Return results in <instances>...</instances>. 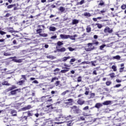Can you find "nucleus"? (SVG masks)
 Listing matches in <instances>:
<instances>
[{
	"label": "nucleus",
	"mask_w": 126,
	"mask_h": 126,
	"mask_svg": "<svg viewBox=\"0 0 126 126\" xmlns=\"http://www.w3.org/2000/svg\"><path fill=\"white\" fill-rule=\"evenodd\" d=\"M82 80V77L81 76H79L77 79L78 82H81Z\"/></svg>",
	"instance_id": "72a5a7b5"
},
{
	"label": "nucleus",
	"mask_w": 126,
	"mask_h": 126,
	"mask_svg": "<svg viewBox=\"0 0 126 126\" xmlns=\"http://www.w3.org/2000/svg\"><path fill=\"white\" fill-rule=\"evenodd\" d=\"M3 55L5 56H10L11 55V54H10L8 53H4Z\"/></svg>",
	"instance_id": "603ef678"
},
{
	"label": "nucleus",
	"mask_w": 126,
	"mask_h": 126,
	"mask_svg": "<svg viewBox=\"0 0 126 126\" xmlns=\"http://www.w3.org/2000/svg\"><path fill=\"white\" fill-rule=\"evenodd\" d=\"M70 59V57L68 56V57H64L62 59V62H66L67 60H69Z\"/></svg>",
	"instance_id": "f3484780"
},
{
	"label": "nucleus",
	"mask_w": 126,
	"mask_h": 126,
	"mask_svg": "<svg viewBox=\"0 0 126 126\" xmlns=\"http://www.w3.org/2000/svg\"><path fill=\"white\" fill-rule=\"evenodd\" d=\"M63 115H60L58 118L55 119L56 121H63Z\"/></svg>",
	"instance_id": "ddd939ff"
},
{
	"label": "nucleus",
	"mask_w": 126,
	"mask_h": 126,
	"mask_svg": "<svg viewBox=\"0 0 126 126\" xmlns=\"http://www.w3.org/2000/svg\"><path fill=\"white\" fill-rule=\"evenodd\" d=\"M39 36H41L42 37H48V34L47 33H41L39 34Z\"/></svg>",
	"instance_id": "7c9ffc66"
},
{
	"label": "nucleus",
	"mask_w": 126,
	"mask_h": 126,
	"mask_svg": "<svg viewBox=\"0 0 126 126\" xmlns=\"http://www.w3.org/2000/svg\"><path fill=\"white\" fill-rule=\"evenodd\" d=\"M68 49L69 50V51H70V52H73V51L75 50V49L72 48V47H68Z\"/></svg>",
	"instance_id": "ea45409f"
},
{
	"label": "nucleus",
	"mask_w": 126,
	"mask_h": 126,
	"mask_svg": "<svg viewBox=\"0 0 126 126\" xmlns=\"http://www.w3.org/2000/svg\"><path fill=\"white\" fill-rule=\"evenodd\" d=\"M1 84L2 85H5L6 86H9L10 85V84L8 83L6 81L3 82Z\"/></svg>",
	"instance_id": "a211bd4d"
},
{
	"label": "nucleus",
	"mask_w": 126,
	"mask_h": 126,
	"mask_svg": "<svg viewBox=\"0 0 126 126\" xmlns=\"http://www.w3.org/2000/svg\"><path fill=\"white\" fill-rule=\"evenodd\" d=\"M57 38V35H54V36H52L51 37V39H56Z\"/></svg>",
	"instance_id": "774afa93"
},
{
	"label": "nucleus",
	"mask_w": 126,
	"mask_h": 126,
	"mask_svg": "<svg viewBox=\"0 0 126 126\" xmlns=\"http://www.w3.org/2000/svg\"><path fill=\"white\" fill-rule=\"evenodd\" d=\"M105 47H106L105 44H103L102 45H101L100 46V50H103V49H104V48H105Z\"/></svg>",
	"instance_id": "37998d69"
},
{
	"label": "nucleus",
	"mask_w": 126,
	"mask_h": 126,
	"mask_svg": "<svg viewBox=\"0 0 126 126\" xmlns=\"http://www.w3.org/2000/svg\"><path fill=\"white\" fill-rule=\"evenodd\" d=\"M20 92H21V89H17L11 91L10 94L11 95H15V94H17V93H20Z\"/></svg>",
	"instance_id": "f03ea898"
},
{
	"label": "nucleus",
	"mask_w": 126,
	"mask_h": 126,
	"mask_svg": "<svg viewBox=\"0 0 126 126\" xmlns=\"http://www.w3.org/2000/svg\"><path fill=\"white\" fill-rule=\"evenodd\" d=\"M16 88H17V87H16V86L14 85L12 86V87H11V90H13L14 89H16Z\"/></svg>",
	"instance_id": "5fc2aeb1"
},
{
	"label": "nucleus",
	"mask_w": 126,
	"mask_h": 126,
	"mask_svg": "<svg viewBox=\"0 0 126 126\" xmlns=\"http://www.w3.org/2000/svg\"><path fill=\"white\" fill-rule=\"evenodd\" d=\"M31 109V105H28L25 107L22 108V111H27V110H30Z\"/></svg>",
	"instance_id": "1a4fd4ad"
},
{
	"label": "nucleus",
	"mask_w": 126,
	"mask_h": 126,
	"mask_svg": "<svg viewBox=\"0 0 126 126\" xmlns=\"http://www.w3.org/2000/svg\"><path fill=\"white\" fill-rule=\"evenodd\" d=\"M55 80H59V78L55 77H53L52 79V80L51 81V82H54V81H55Z\"/></svg>",
	"instance_id": "c756f323"
},
{
	"label": "nucleus",
	"mask_w": 126,
	"mask_h": 126,
	"mask_svg": "<svg viewBox=\"0 0 126 126\" xmlns=\"http://www.w3.org/2000/svg\"><path fill=\"white\" fill-rule=\"evenodd\" d=\"M15 5V4H11L9 5H8L7 8L9 9V8H12V7H13V6H14Z\"/></svg>",
	"instance_id": "58836bf2"
},
{
	"label": "nucleus",
	"mask_w": 126,
	"mask_h": 126,
	"mask_svg": "<svg viewBox=\"0 0 126 126\" xmlns=\"http://www.w3.org/2000/svg\"><path fill=\"white\" fill-rule=\"evenodd\" d=\"M66 51V49L64 47H62L60 49H58L57 51L61 52V53H63L64 52H65Z\"/></svg>",
	"instance_id": "6e6552de"
},
{
	"label": "nucleus",
	"mask_w": 126,
	"mask_h": 126,
	"mask_svg": "<svg viewBox=\"0 0 126 126\" xmlns=\"http://www.w3.org/2000/svg\"><path fill=\"white\" fill-rule=\"evenodd\" d=\"M85 1L84 0H81V1L79 2V4H80V5H81L83 4V3H84Z\"/></svg>",
	"instance_id": "49530a36"
},
{
	"label": "nucleus",
	"mask_w": 126,
	"mask_h": 126,
	"mask_svg": "<svg viewBox=\"0 0 126 126\" xmlns=\"http://www.w3.org/2000/svg\"><path fill=\"white\" fill-rule=\"evenodd\" d=\"M58 46H63V43L62 41H58L57 42Z\"/></svg>",
	"instance_id": "e433bc0d"
},
{
	"label": "nucleus",
	"mask_w": 126,
	"mask_h": 126,
	"mask_svg": "<svg viewBox=\"0 0 126 126\" xmlns=\"http://www.w3.org/2000/svg\"><path fill=\"white\" fill-rule=\"evenodd\" d=\"M96 25L97 26V28L99 29H101V28H102V27H103V26L100 24H96Z\"/></svg>",
	"instance_id": "473e14b6"
},
{
	"label": "nucleus",
	"mask_w": 126,
	"mask_h": 126,
	"mask_svg": "<svg viewBox=\"0 0 126 126\" xmlns=\"http://www.w3.org/2000/svg\"><path fill=\"white\" fill-rule=\"evenodd\" d=\"M93 50H94V46H93L92 47H88V48L85 49L86 52H90Z\"/></svg>",
	"instance_id": "4468645a"
},
{
	"label": "nucleus",
	"mask_w": 126,
	"mask_h": 126,
	"mask_svg": "<svg viewBox=\"0 0 126 126\" xmlns=\"http://www.w3.org/2000/svg\"><path fill=\"white\" fill-rule=\"evenodd\" d=\"M60 37L61 39H68L69 37V35H65V34H60Z\"/></svg>",
	"instance_id": "423d86ee"
},
{
	"label": "nucleus",
	"mask_w": 126,
	"mask_h": 126,
	"mask_svg": "<svg viewBox=\"0 0 126 126\" xmlns=\"http://www.w3.org/2000/svg\"><path fill=\"white\" fill-rule=\"evenodd\" d=\"M122 86L121 84H118V85H116L114 88H119V87H121Z\"/></svg>",
	"instance_id": "c03bdc74"
},
{
	"label": "nucleus",
	"mask_w": 126,
	"mask_h": 126,
	"mask_svg": "<svg viewBox=\"0 0 126 126\" xmlns=\"http://www.w3.org/2000/svg\"><path fill=\"white\" fill-rule=\"evenodd\" d=\"M65 119H67V118H69L70 119H73V117H72V116H71V115H69L67 117H64Z\"/></svg>",
	"instance_id": "0e129e2a"
},
{
	"label": "nucleus",
	"mask_w": 126,
	"mask_h": 126,
	"mask_svg": "<svg viewBox=\"0 0 126 126\" xmlns=\"http://www.w3.org/2000/svg\"><path fill=\"white\" fill-rule=\"evenodd\" d=\"M103 106V104L102 103H97L95 105V108H97V109H99V108H101Z\"/></svg>",
	"instance_id": "f8f14e48"
},
{
	"label": "nucleus",
	"mask_w": 126,
	"mask_h": 126,
	"mask_svg": "<svg viewBox=\"0 0 126 126\" xmlns=\"http://www.w3.org/2000/svg\"><path fill=\"white\" fill-rule=\"evenodd\" d=\"M50 98H51V97H49V96L47 95V96H43L41 97V101H44V99H50Z\"/></svg>",
	"instance_id": "393cba45"
},
{
	"label": "nucleus",
	"mask_w": 126,
	"mask_h": 126,
	"mask_svg": "<svg viewBox=\"0 0 126 126\" xmlns=\"http://www.w3.org/2000/svg\"><path fill=\"white\" fill-rule=\"evenodd\" d=\"M68 92H69V91L68 90H66L65 92L62 93L61 94V95H62V96H64V95H65V94H66V93H68Z\"/></svg>",
	"instance_id": "2f4dec72"
},
{
	"label": "nucleus",
	"mask_w": 126,
	"mask_h": 126,
	"mask_svg": "<svg viewBox=\"0 0 126 126\" xmlns=\"http://www.w3.org/2000/svg\"><path fill=\"white\" fill-rule=\"evenodd\" d=\"M86 31L87 33H90L91 32V27H90V26H88L86 28Z\"/></svg>",
	"instance_id": "aec40b11"
},
{
	"label": "nucleus",
	"mask_w": 126,
	"mask_h": 126,
	"mask_svg": "<svg viewBox=\"0 0 126 126\" xmlns=\"http://www.w3.org/2000/svg\"><path fill=\"white\" fill-rule=\"evenodd\" d=\"M54 72H56L57 71H60V69L59 68H57L54 70Z\"/></svg>",
	"instance_id": "69168bd1"
},
{
	"label": "nucleus",
	"mask_w": 126,
	"mask_h": 126,
	"mask_svg": "<svg viewBox=\"0 0 126 126\" xmlns=\"http://www.w3.org/2000/svg\"><path fill=\"white\" fill-rule=\"evenodd\" d=\"M13 61H14L15 63H22V60H16V59H14Z\"/></svg>",
	"instance_id": "4c0bfd02"
},
{
	"label": "nucleus",
	"mask_w": 126,
	"mask_h": 126,
	"mask_svg": "<svg viewBox=\"0 0 126 126\" xmlns=\"http://www.w3.org/2000/svg\"><path fill=\"white\" fill-rule=\"evenodd\" d=\"M89 94V91H86L85 93V95H88Z\"/></svg>",
	"instance_id": "338daca9"
},
{
	"label": "nucleus",
	"mask_w": 126,
	"mask_h": 126,
	"mask_svg": "<svg viewBox=\"0 0 126 126\" xmlns=\"http://www.w3.org/2000/svg\"><path fill=\"white\" fill-rule=\"evenodd\" d=\"M49 30H50V31H52V32H55V31H56V30H57V28L56 27H50L49 28Z\"/></svg>",
	"instance_id": "6ab92c4d"
},
{
	"label": "nucleus",
	"mask_w": 126,
	"mask_h": 126,
	"mask_svg": "<svg viewBox=\"0 0 126 126\" xmlns=\"http://www.w3.org/2000/svg\"><path fill=\"white\" fill-rule=\"evenodd\" d=\"M72 123H71V121H69L68 122V124H67V126H72Z\"/></svg>",
	"instance_id": "6e6d98bb"
},
{
	"label": "nucleus",
	"mask_w": 126,
	"mask_h": 126,
	"mask_svg": "<svg viewBox=\"0 0 126 126\" xmlns=\"http://www.w3.org/2000/svg\"><path fill=\"white\" fill-rule=\"evenodd\" d=\"M33 116V113L31 111L28 112V117H32Z\"/></svg>",
	"instance_id": "f704fd0d"
},
{
	"label": "nucleus",
	"mask_w": 126,
	"mask_h": 126,
	"mask_svg": "<svg viewBox=\"0 0 126 126\" xmlns=\"http://www.w3.org/2000/svg\"><path fill=\"white\" fill-rule=\"evenodd\" d=\"M41 31H42V29H39L36 30V33L37 34H39V35H40V34H41Z\"/></svg>",
	"instance_id": "c9c22d12"
},
{
	"label": "nucleus",
	"mask_w": 126,
	"mask_h": 126,
	"mask_svg": "<svg viewBox=\"0 0 126 126\" xmlns=\"http://www.w3.org/2000/svg\"><path fill=\"white\" fill-rule=\"evenodd\" d=\"M88 109H89V106H87L85 107L83 109V110L84 111H86V110H88Z\"/></svg>",
	"instance_id": "4d7b16f0"
},
{
	"label": "nucleus",
	"mask_w": 126,
	"mask_h": 126,
	"mask_svg": "<svg viewBox=\"0 0 126 126\" xmlns=\"http://www.w3.org/2000/svg\"><path fill=\"white\" fill-rule=\"evenodd\" d=\"M71 109L73 111L74 114H79L81 113V111L79 109V108H77L76 106H73V107H71Z\"/></svg>",
	"instance_id": "f257e3e1"
},
{
	"label": "nucleus",
	"mask_w": 126,
	"mask_h": 126,
	"mask_svg": "<svg viewBox=\"0 0 126 126\" xmlns=\"http://www.w3.org/2000/svg\"><path fill=\"white\" fill-rule=\"evenodd\" d=\"M111 103H112V101H111V100H106L105 101H104L102 103V105L108 106V105H111Z\"/></svg>",
	"instance_id": "39448f33"
},
{
	"label": "nucleus",
	"mask_w": 126,
	"mask_h": 126,
	"mask_svg": "<svg viewBox=\"0 0 126 126\" xmlns=\"http://www.w3.org/2000/svg\"><path fill=\"white\" fill-rule=\"evenodd\" d=\"M116 82H117V83H121V82H122V80L119 79H117L116 80Z\"/></svg>",
	"instance_id": "052dcab7"
},
{
	"label": "nucleus",
	"mask_w": 126,
	"mask_h": 126,
	"mask_svg": "<svg viewBox=\"0 0 126 126\" xmlns=\"http://www.w3.org/2000/svg\"><path fill=\"white\" fill-rule=\"evenodd\" d=\"M104 33H112L113 30H111L109 27H106L104 30Z\"/></svg>",
	"instance_id": "7ed1b4c3"
},
{
	"label": "nucleus",
	"mask_w": 126,
	"mask_h": 126,
	"mask_svg": "<svg viewBox=\"0 0 126 126\" xmlns=\"http://www.w3.org/2000/svg\"><path fill=\"white\" fill-rule=\"evenodd\" d=\"M79 121H85V118L83 116H80V118L79 119Z\"/></svg>",
	"instance_id": "79ce46f5"
},
{
	"label": "nucleus",
	"mask_w": 126,
	"mask_h": 126,
	"mask_svg": "<svg viewBox=\"0 0 126 126\" xmlns=\"http://www.w3.org/2000/svg\"><path fill=\"white\" fill-rule=\"evenodd\" d=\"M76 60L75 59H72L70 60V63H74V62H75Z\"/></svg>",
	"instance_id": "680f3d73"
},
{
	"label": "nucleus",
	"mask_w": 126,
	"mask_h": 126,
	"mask_svg": "<svg viewBox=\"0 0 126 126\" xmlns=\"http://www.w3.org/2000/svg\"><path fill=\"white\" fill-rule=\"evenodd\" d=\"M59 10L61 12H63L64 10H65V8L61 6L59 8Z\"/></svg>",
	"instance_id": "5701e85b"
},
{
	"label": "nucleus",
	"mask_w": 126,
	"mask_h": 126,
	"mask_svg": "<svg viewBox=\"0 0 126 126\" xmlns=\"http://www.w3.org/2000/svg\"><path fill=\"white\" fill-rule=\"evenodd\" d=\"M96 61H92L91 62V63L92 64V65H94V66H95L96 65L95 64V63H96Z\"/></svg>",
	"instance_id": "864d4df0"
},
{
	"label": "nucleus",
	"mask_w": 126,
	"mask_h": 126,
	"mask_svg": "<svg viewBox=\"0 0 126 126\" xmlns=\"http://www.w3.org/2000/svg\"><path fill=\"white\" fill-rule=\"evenodd\" d=\"M84 16H88V17H90L91 16V14L90 13L85 12L84 14Z\"/></svg>",
	"instance_id": "c85d7f7f"
},
{
	"label": "nucleus",
	"mask_w": 126,
	"mask_h": 126,
	"mask_svg": "<svg viewBox=\"0 0 126 126\" xmlns=\"http://www.w3.org/2000/svg\"><path fill=\"white\" fill-rule=\"evenodd\" d=\"M91 96L92 97V98H94V97L95 96V94L94 93H91Z\"/></svg>",
	"instance_id": "e2e57ef3"
},
{
	"label": "nucleus",
	"mask_w": 126,
	"mask_h": 126,
	"mask_svg": "<svg viewBox=\"0 0 126 126\" xmlns=\"http://www.w3.org/2000/svg\"><path fill=\"white\" fill-rule=\"evenodd\" d=\"M24 82H25V80H22L18 82L17 83V84H18V85H20V86H21L23 85V84H24Z\"/></svg>",
	"instance_id": "9b49d317"
},
{
	"label": "nucleus",
	"mask_w": 126,
	"mask_h": 126,
	"mask_svg": "<svg viewBox=\"0 0 126 126\" xmlns=\"http://www.w3.org/2000/svg\"><path fill=\"white\" fill-rule=\"evenodd\" d=\"M46 58L47 59H51V60H54L55 59H56V57L55 56H53L52 55H49L46 56Z\"/></svg>",
	"instance_id": "b1692460"
},
{
	"label": "nucleus",
	"mask_w": 126,
	"mask_h": 126,
	"mask_svg": "<svg viewBox=\"0 0 126 126\" xmlns=\"http://www.w3.org/2000/svg\"><path fill=\"white\" fill-rule=\"evenodd\" d=\"M66 101H68V102H64V104H69V103H72L73 99L72 98L68 99Z\"/></svg>",
	"instance_id": "4be33fe9"
},
{
	"label": "nucleus",
	"mask_w": 126,
	"mask_h": 126,
	"mask_svg": "<svg viewBox=\"0 0 126 126\" xmlns=\"http://www.w3.org/2000/svg\"><path fill=\"white\" fill-rule=\"evenodd\" d=\"M109 75H110V77H111V78H114V77H115V73H114L110 74Z\"/></svg>",
	"instance_id": "8fccbe9b"
},
{
	"label": "nucleus",
	"mask_w": 126,
	"mask_h": 126,
	"mask_svg": "<svg viewBox=\"0 0 126 126\" xmlns=\"http://www.w3.org/2000/svg\"><path fill=\"white\" fill-rule=\"evenodd\" d=\"M111 68L113 70V71H117V66L116 65H112Z\"/></svg>",
	"instance_id": "cd10ccee"
},
{
	"label": "nucleus",
	"mask_w": 126,
	"mask_h": 126,
	"mask_svg": "<svg viewBox=\"0 0 126 126\" xmlns=\"http://www.w3.org/2000/svg\"><path fill=\"white\" fill-rule=\"evenodd\" d=\"M77 37V35L76 34H74L73 36L69 35L68 38L70 39V40H72L73 41L75 40V38Z\"/></svg>",
	"instance_id": "0eeeda50"
},
{
	"label": "nucleus",
	"mask_w": 126,
	"mask_h": 126,
	"mask_svg": "<svg viewBox=\"0 0 126 126\" xmlns=\"http://www.w3.org/2000/svg\"><path fill=\"white\" fill-rule=\"evenodd\" d=\"M66 69L61 70V72L62 73H65L66 72H67L68 70H69V68L65 67Z\"/></svg>",
	"instance_id": "2eb2a0df"
},
{
	"label": "nucleus",
	"mask_w": 126,
	"mask_h": 126,
	"mask_svg": "<svg viewBox=\"0 0 126 126\" xmlns=\"http://www.w3.org/2000/svg\"><path fill=\"white\" fill-rule=\"evenodd\" d=\"M61 83V81H56V82L55 83V85L57 87V86H59V85H61V86H62V85L60 84Z\"/></svg>",
	"instance_id": "bb28decb"
},
{
	"label": "nucleus",
	"mask_w": 126,
	"mask_h": 126,
	"mask_svg": "<svg viewBox=\"0 0 126 126\" xmlns=\"http://www.w3.org/2000/svg\"><path fill=\"white\" fill-rule=\"evenodd\" d=\"M7 30H8V32H10V33H13V28H7Z\"/></svg>",
	"instance_id": "a878e982"
},
{
	"label": "nucleus",
	"mask_w": 126,
	"mask_h": 126,
	"mask_svg": "<svg viewBox=\"0 0 126 126\" xmlns=\"http://www.w3.org/2000/svg\"><path fill=\"white\" fill-rule=\"evenodd\" d=\"M17 112H16V110H12L11 111V114L13 117H16L17 116Z\"/></svg>",
	"instance_id": "9d476101"
},
{
	"label": "nucleus",
	"mask_w": 126,
	"mask_h": 126,
	"mask_svg": "<svg viewBox=\"0 0 126 126\" xmlns=\"http://www.w3.org/2000/svg\"><path fill=\"white\" fill-rule=\"evenodd\" d=\"M121 8L122 9H126V4H123L121 6Z\"/></svg>",
	"instance_id": "3c124183"
},
{
	"label": "nucleus",
	"mask_w": 126,
	"mask_h": 126,
	"mask_svg": "<svg viewBox=\"0 0 126 126\" xmlns=\"http://www.w3.org/2000/svg\"><path fill=\"white\" fill-rule=\"evenodd\" d=\"M22 78L21 79H24V80H27V79H26V76L24 75H22Z\"/></svg>",
	"instance_id": "a19ab883"
},
{
	"label": "nucleus",
	"mask_w": 126,
	"mask_h": 126,
	"mask_svg": "<svg viewBox=\"0 0 126 126\" xmlns=\"http://www.w3.org/2000/svg\"><path fill=\"white\" fill-rule=\"evenodd\" d=\"M47 108H49L50 109H51V110H53V109H54V107H53L52 105H47Z\"/></svg>",
	"instance_id": "09e8293b"
},
{
	"label": "nucleus",
	"mask_w": 126,
	"mask_h": 126,
	"mask_svg": "<svg viewBox=\"0 0 126 126\" xmlns=\"http://www.w3.org/2000/svg\"><path fill=\"white\" fill-rule=\"evenodd\" d=\"M0 35H5V34H6V32L2 31H0Z\"/></svg>",
	"instance_id": "de8ad7c7"
},
{
	"label": "nucleus",
	"mask_w": 126,
	"mask_h": 126,
	"mask_svg": "<svg viewBox=\"0 0 126 126\" xmlns=\"http://www.w3.org/2000/svg\"><path fill=\"white\" fill-rule=\"evenodd\" d=\"M92 45H93V43H88V48H89L90 47H91L90 48L93 47L92 46Z\"/></svg>",
	"instance_id": "13d9d810"
},
{
	"label": "nucleus",
	"mask_w": 126,
	"mask_h": 126,
	"mask_svg": "<svg viewBox=\"0 0 126 126\" xmlns=\"http://www.w3.org/2000/svg\"><path fill=\"white\" fill-rule=\"evenodd\" d=\"M77 103L79 104V105H83V104L85 103V101L83 99H81V98H79Z\"/></svg>",
	"instance_id": "20e7f679"
},
{
	"label": "nucleus",
	"mask_w": 126,
	"mask_h": 126,
	"mask_svg": "<svg viewBox=\"0 0 126 126\" xmlns=\"http://www.w3.org/2000/svg\"><path fill=\"white\" fill-rule=\"evenodd\" d=\"M12 91V90H11V88L10 87V88L7 89L6 90V92H9V91Z\"/></svg>",
	"instance_id": "bf43d9fd"
},
{
	"label": "nucleus",
	"mask_w": 126,
	"mask_h": 126,
	"mask_svg": "<svg viewBox=\"0 0 126 126\" xmlns=\"http://www.w3.org/2000/svg\"><path fill=\"white\" fill-rule=\"evenodd\" d=\"M106 84L107 86H110V84H112V82L111 81H107L106 82Z\"/></svg>",
	"instance_id": "a18cd8bd"
},
{
	"label": "nucleus",
	"mask_w": 126,
	"mask_h": 126,
	"mask_svg": "<svg viewBox=\"0 0 126 126\" xmlns=\"http://www.w3.org/2000/svg\"><path fill=\"white\" fill-rule=\"evenodd\" d=\"M79 22V20L74 19L72 20V24L73 25H75V24H78Z\"/></svg>",
	"instance_id": "dca6fc26"
},
{
	"label": "nucleus",
	"mask_w": 126,
	"mask_h": 126,
	"mask_svg": "<svg viewBox=\"0 0 126 126\" xmlns=\"http://www.w3.org/2000/svg\"><path fill=\"white\" fill-rule=\"evenodd\" d=\"M113 60H121V56L119 55H117L116 56L113 57Z\"/></svg>",
	"instance_id": "412c9836"
}]
</instances>
